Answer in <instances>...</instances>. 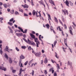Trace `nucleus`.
<instances>
[{
  "instance_id": "61",
  "label": "nucleus",
  "mask_w": 76,
  "mask_h": 76,
  "mask_svg": "<svg viewBox=\"0 0 76 76\" xmlns=\"http://www.w3.org/2000/svg\"><path fill=\"white\" fill-rule=\"evenodd\" d=\"M63 49L64 51V52H65V53H66V50H65V49H64V48H63Z\"/></svg>"
},
{
  "instance_id": "42",
  "label": "nucleus",
  "mask_w": 76,
  "mask_h": 76,
  "mask_svg": "<svg viewBox=\"0 0 76 76\" xmlns=\"http://www.w3.org/2000/svg\"><path fill=\"white\" fill-rule=\"evenodd\" d=\"M20 12H21L22 13H23V10L21 9H20L19 10Z\"/></svg>"
},
{
  "instance_id": "60",
  "label": "nucleus",
  "mask_w": 76,
  "mask_h": 76,
  "mask_svg": "<svg viewBox=\"0 0 76 76\" xmlns=\"http://www.w3.org/2000/svg\"><path fill=\"white\" fill-rule=\"evenodd\" d=\"M32 34H35V31H32Z\"/></svg>"
},
{
  "instance_id": "35",
  "label": "nucleus",
  "mask_w": 76,
  "mask_h": 76,
  "mask_svg": "<svg viewBox=\"0 0 76 76\" xmlns=\"http://www.w3.org/2000/svg\"><path fill=\"white\" fill-rule=\"evenodd\" d=\"M55 20L56 22H57V23H58V20H57V18L56 17L55 18Z\"/></svg>"
},
{
  "instance_id": "45",
  "label": "nucleus",
  "mask_w": 76,
  "mask_h": 76,
  "mask_svg": "<svg viewBox=\"0 0 76 76\" xmlns=\"http://www.w3.org/2000/svg\"><path fill=\"white\" fill-rule=\"evenodd\" d=\"M4 57L5 58H6L7 57H8V56L7 55V54L6 53L5 54Z\"/></svg>"
},
{
  "instance_id": "9",
  "label": "nucleus",
  "mask_w": 76,
  "mask_h": 76,
  "mask_svg": "<svg viewBox=\"0 0 76 76\" xmlns=\"http://www.w3.org/2000/svg\"><path fill=\"white\" fill-rule=\"evenodd\" d=\"M39 3L40 4H42L43 6H44L45 8V5L44 4V2L42 1H39Z\"/></svg>"
},
{
  "instance_id": "57",
  "label": "nucleus",
  "mask_w": 76,
  "mask_h": 76,
  "mask_svg": "<svg viewBox=\"0 0 76 76\" xmlns=\"http://www.w3.org/2000/svg\"><path fill=\"white\" fill-rule=\"evenodd\" d=\"M64 40H65V43L67 42V38H66V39H64Z\"/></svg>"
},
{
  "instance_id": "56",
  "label": "nucleus",
  "mask_w": 76,
  "mask_h": 76,
  "mask_svg": "<svg viewBox=\"0 0 76 76\" xmlns=\"http://www.w3.org/2000/svg\"><path fill=\"white\" fill-rule=\"evenodd\" d=\"M0 19H1V20H3L4 19V18L3 17H1L0 18Z\"/></svg>"
},
{
  "instance_id": "15",
  "label": "nucleus",
  "mask_w": 76,
  "mask_h": 76,
  "mask_svg": "<svg viewBox=\"0 0 76 76\" xmlns=\"http://www.w3.org/2000/svg\"><path fill=\"white\" fill-rule=\"evenodd\" d=\"M8 27L11 33L12 34H13V30H12V29L11 28H10V27L9 26H8Z\"/></svg>"
},
{
  "instance_id": "55",
  "label": "nucleus",
  "mask_w": 76,
  "mask_h": 76,
  "mask_svg": "<svg viewBox=\"0 0 76 76\" xmlns=\"http://www.w3.org/2000/svg\"><path fill=\"white\" fill-rule=\"evenodd\" d=\"M53 27L51 26L50 27V29L51 31H52L53 30Z\"/></svg>"
},
{
  "instance_id": "41",
  "label": "nucleus",
  "mask_w": 76,
  "mask_h": 76,
  "mask_svg": "<svg viewBox=\"0 0 76 76\" xmlns=\"http://www.w3.org/2000/svg\"><path fill=\"white\" fill-rule=\"evenodd\" d=\"M69 3L70 4L71 6H73V4L72 3V2H71V1H69Z\"/></svg>"
},
{
  "instance_id": "52",
  "label": "nucleus",
  "mask_w": 76,
  "mask_h": 76,
  "mask_svg": "<svg viewBox=\"0 0 76 76\" xmlns=\"http://www.w3.org/2000/svg\"><path fill=\"white\" fill-rule=\"evenodd\" d=\"M23 67V66L22 65V63H21L20 65V67Z\"/></svg>"
},
{
  "instance_id": "31",
  "label": "nucleus",
  "mask_w": 76,
  "mask_h": 76,
  "mask_svg": "<svg viewBox=\"0 0 76 76\" xmlns=\"http://www.w3.org/2000/svg\"><path fill=\"white\" fill-rule=\"evenodd\" d=\"M10 13H11V14H13V13H14V10H12V11H10Z\"/></svg>"
},
{
  "instance_id": "18",
  "label": "nucleus",
  "mask_w": 76,
  "mask_h": 76,
  "mask_svg": "<svg viewBox=\"0 0 76 76\" xmlns=\"http://www.w3.org/2000/svg\"><path fill=\"white\" fill-rule=\"evenodd\" d=\"M31 45H34V46H36V44H35V42H34L32 41L31 42Z\"/></svg>"
},
{
  "instance_id": "14",
  "label": "nucleus",
  "mask_w": 76,
  "mask_h": 76,
  "mask_svg": "<svg viewBox=\"0 0 76 76\" xmlns=\"http://www.w3.org/2000/svg\"><path fill=\"white\" fill-rule=\"evenodd\" d=\"M34 39L35 40V42H38V44H39V41H37V40H38V39L37 38L35 37Z\"/></svg>"
},
{
  "instance_id": "33",
  "label": "nucleus",
  "mask_w": 76,
  "mask_h": 76,
  "mask_svg": "<svg viewBox=\"0 0 76 76\" xmlns=\"http://www.w3.org/2000/svg\"><path fill=\"white\" fill-rule=\"evenodd\" d=\"M38 44L39 45V44H40V43H39V44L38 43V42H36V46L37 47H39V46H38Z\"/></svg>"
},
{
  "instance_id": "27",
  "label": "nucleus",
  "mask_w": 76,
  "mask_h": 76,
  "mask_svg": "<svg viewBox=\"0 0 76 76\" xmlns=\"http://www.w3.org/2000/svg\"><path fill=\"white\" fill-rule=\"evenodd\" d=\"M48 28V29H49V28L50 27V25L49 24H47L45 25Z\"/></svg>"
},
{
  "instance_id": "26",
  "label": "nucleus",
  "mask_w": 76,
  "mask_h": 76,
  "mask_svg": "<svg viewBox=\"0 0 76 76\" xmlns=\"http://www.w3.org/2000/svg\"><path fill=\"white\" fill-rule=\"evenodd\" d=\"M23 39L24 40V41L25 42H26L27 43H28V42L27 40L25 38H23Z\"/></svg>"
},
{
  "instance_id": "51",
  "label": "nucleus",
  "mask_w": 76,
  "mask_h": 76,
  "mask_svg": "<svg viewBox=\"0 0 76 76\" xmlns=\"http://www.w3.org/2000/svg\"><path fill=\"white\" fill-rule=\"evenodd\" d=\"M61 34H62V35H63V36H64V34L63 33V31H62Z\"/></svg>"
},
{
  "instance_id": "4",
  "label": "nucleus",
  "mask_w": 76,
  "mask_h": 76,
  "mask_svg": "<svg viewBox=\"0 0 76 76\" xmlns=\"http://www.w3.org/2000/svg\"><path fill=\"white\" fill-rule=\"evenodd\" d=\"M5 50L8 53H10V51H12L13 50L9 49V47L8 46H6V48L5 49Z\"/></svg>"
},
{
  "instance_id": "8",
  "label": "nucleus",
  "mask_w": 76,
  "mask_h": 76,
  "mask_svg": "<svg viewBox=\"0 0 76 76\" xmlns=\"http://www.w3.org/2000/svg\"><path fill=\"white\" fill-rule=\"evenodd\" d=\"M18 37H20V36L22 37L23 36V34L22 33H16L15 34Z\"/></svg>"
},
{
  "instance_id": "36",
  "label": "nucleus",
  "mask_w": 76,
  "mask_h": 76,
  "mask_svg": "<svg viewBox=\"0 0 76 76\" xmlns=\"http://www.w3.org/2000/svg\"><path fill=\"white\" fill-rule=\"evenodd\" d=\"M51 69L52 70V73H54V70H53V69H54V68H51Z\"/></svg>"
},
{
  "instance_id": "30",
  "label": "nucleus",
  "mask_w": 76,
  "mask_h": 76,
  "mask_svg": "<svg viewBox=\"0 0 76 76\" xmlns=\"http://www.w3.org/2000/svg\"><path fill=\"white\" fill-rule=\"evenodd\" d=\"M0 53L1 55L3 54V51H2V49H1L0 50Z\"/></svg>"
},
{
  "instance_id": "48",
  "label": "nucleus",
  "mask_w": 76,
  "mask_h": 76,
  "mask_svg": "<svg viewBox=\"0 0 76 76\" xmlns=\"http://www.w3.org/2000/svg\"><path fill=\"white\" fill-rule=\"evenodd\" d=\"M64 26L65 29H67V26H66V24H64Z\"/></svg>"
},
{
  "instance_id": "17",
  "label": "nucleus",
  "mask_w": 76,
  "mask_h": 76,
  "mask_svg": "<svg viewBox=\"0 0 76 76\" xmlns=\"http://www.w3.org/2000/svg\"><path fill=\"white\" fill-rule=\"evenodd\" d=\"M48 20L49 22V23H50V20H51V17L50 16V15H48Z\"/></svg>"
},
{
  "instance_id": "1",
  "label": "nucleus",
  "mask_w": 76,
  "mask_h": 76,
  "mask_svg": "<svg viewBox=\"0 0 76 76\" xmlns=\"http://www.w3.org/2000/svg\"><path fill=\"white\" fill-rule=\"evenodd\" d=\"M67 65L68 66H70V69H71L73 71V66H72V62H70L69 61H68L67 63Z\"/></svg>"
},
{
  "instance_id": "10",
  "label": "nucleus",
  "mask_w": 76,
  "mask_h": 76,
  "mask_svg": "<svg viewBox=\"0 0 76 76\" xmlns=\"http://www.w3.org/2000/svg\"><path fill=\"white\" fill-rule=\"evenodd\" d=\"M30 35L32 38H33V39H34V38H35V35L33 34L32 33H30Z\"/></svg>"
},
{
  "instance_id": "44",
  "label": "nucleus",
  "mask_w": 76,
  "mask_h": 76,
  "mask_svg": "<svg viewBox=\"0 0 76 76\" xmlns=\"http://www.w3.org/2000/svg\"><path fill=\"white\" fill-rule=\"evenodd\" d=\"M31 74L32 75H33L34 74V70H32V72H31Z\"/></svg>"
},
{
  "instance_id": "40",
  "label": "nucleus",
  "mask_w": 76,
  "mask_h": 76,
  "mask_svg": "<svg viewBox=\"0 0 76 76\" xmlns=\"http://www.w3.org/2000/svg\"><path fill=\"white\" fill-rule=\"evenodd\" d=\"M28 61H26L25 63H24V65L25 66H26L27 65V64H28Z\"/></svg>"
},
{
  "instance_id": "58",
  "label": "nucleus",
  "mask_w": 76,
  "mask_h": 76,
  "mask_svg": "<svg viewBox=\"0 0 76 76\" xmlns=\"http://www.w3.org/2000/svg\"><path fill=\"white\" fill-rule=\"evenodd\" d=\"M32 61H33V59H32L29 62V63H31L32 62Z\"/></svg>"
},
{
  "instance_id": "37",
  "label": "nucleus",
  "mask_w": 76,
  "mask_h": 76,
  "mask_svg": "<svg viewBox=\"0 0 76 76\" xmlns=\"http://www.w3.org/2000/svg\"><path fill=\"white\" fill-rule=\"evenodd\" d=\"M59 22H60V23H61V24L62 25H63V23H62V22H61V20H60V19H59Z\"/></svg>"
},
{
  "instance_id": "39",
  "label": "nucleus",
  "mask_w": 76,
  "mask_h": 76,
  "mask_svg": "<svg viewBox=\"0 0 76 76\" xmlns=\"http://www.w3.org/2000/svg\"><path fill=\"white\" fill-rule=\"evenodd\" d=\"M44 73H45V75L47 74V70H44Z\"/></svg>"
},
{
  "instance_id": "28",
  "label": "nucleus",
  "mask_w": 76,
  "mask_h": 76,
  "mask_svg": "<svg viewBox=\"0 0 76 76\" xmlns=\"http://www.w3.org/2000/svg\"><path fill=\"white\" fill-rule=\"evenodd\" d=\"M56 54V55H55V57L57 58H59V57H58V56H57V53H56V52L55 53Z\"/></svg>"
},
{
  "instance_id": "19",
  "label": "nucleus",
  "mask_w": 76,
  "mask_h": 76,
  "mask_svg": "<svg viewBox=\"0 0 76 76\" xmlns=\"http://www.w3.org/2000/svg\"><path fill=\"white\" fill-rule=\"evenodd\" d=\"M12 59L11 58H10L9 59V63L10 64H12Z\"/></svg>"
},
{
  "instance_id": "46",
  "label": "nucleus",
  "mask_w": 76,
  "mask_h": 76,
  "mask_svg": "<svg viewBox=\"0 0 76 76\" xmlns=\"http://www.w3.org/2000/svg\"><path fill=\"white\" fill-rule=\"evenodd\" d=\"M24 16H28V15L24 13Z\"/></svg>"
},
{
  "instance_id": "54",
  "label": "nucleus",
  "mask_w": 76,
  "mask_h": 76,
  "mask_svg": "<svg viewBox=\"0 0 76 76\" xmlns=\"http://www.w3.org/2000/svg\"><path fill=\"white\" fill-rule=\"evenodd\" d=\"M7 10L8 12H10V9H7Z\"/></svg>"
},
{
  "instance_id": "25",
  "label": "nucleus",
  "mask_w": 76,
  "mask_h": 76,
  "mask_svg": "<svg viewBox=\"0 0 76 76\" xmlns=\"http://www.w3.org/2000/svg\"><path fill=\"white\" fill-rule=\"evenodd\" d=\"M28 43H27L28 44H31V43H32V42H31V41H30V40H29V39H28Z\"/></svg>"
},
{
  "instance_id": "11",
  "label": "nucleus",
  "mask_w": 76,
  "mask_h": 76,
  "mask_svg": "<svg viewBox=\"0 0 76 76\" xmlns=\"http://www.w3.org/2000/svg\"><path fill=\"white\" fill-rule=\"evenodd\" d=\"M65 3L66 5L67 6H68V7H69V2L67 0H66L65 1Z\"/></svg>"
},
{
  "instance_id": "16",
  "label": "nucleus",
  "mask_w": 76,
  "mask_h": 76,
  "mask_svg": "<svg viewBox=\"0 0 76 76\" xmlns=\"http://www.w3.org/2000/svg\"><path fill=\"white\" fill-rule=\"evenodd\" d=\"M49 2H50V3H51V4H53V5H54V6H55V4H54V2L52 0H49Z\"/></svg>"
},
{
  "instance_id": "38",
  "label": "nucleus",
  "mask_w": 76,
  "mask_h": 76,
  "mask_svg": "<svg viewBox=\"0 0 76 76\" xmlns=\"http://www.w3.org/2000/svg\"><path fill=\"white\" fill-rule=\"evenodd\" d=\"M21 48L23 49H25L26 48V46H21Z\"/></svg>"
},
{
  "instance_id": "2",
  "label": "nucleus",
  "mask_w": 76,
  "mask_h": 76,
  "mask_svg": "<svg viewBox=\"0 0 76 76\" xmlns=\"http://www.w3.org/2000/svg\"><path fill=\"white\" fill-rule=\"evenodd\" d=\"M18 29H19L21 31L23 32V33L24 34H26V33L27 32V31H28V30H27V29H25L24 32L23 31V29H22V28L20 27H18Z\"/></svg>"
},
{
  "instance_id": "24",
  "label": "nucleus",
  "mask_w": 76,
  "mask_h": 76,
  "mask_svg": "<svg viewBox=\"0 0 76 76\" xmlns=\"http://www.w3.org/2000/svg\"><path fill=\"white\" fill-rule=\"evenodd\" d=\"M56 44H57V41L55 40L54 41L53 43L54 46L55 47H56Z\"/></svg>"
},
{
  "instance_id": "50",
  "label": "nucleus",
  "mask_w": 76,
  "mask_h": 76,
  "mask_svg": "<svg viewBox=\"0 0 76 76\" xmlns=\"http://www.w3.org/2000/svg\"><path fill=\"white\" fill-rule=\"evenodd\" d=\"M25 6L26 8H28V7H29V6H28L27 5H26V4H25Z\"/></svg>"
},
{
  "instance_id": "3",
  "label": "nucleus",
  "mask_w": 76,
  "mask_h": 76,
  "mask_svg": "<svg viewBox=\"0 0 76 76\" xmlns=\"http://www.w3.org/2000/svg\"><path fill=\"white\" fill-rule=\"evenodd\" d=\"M4 6L5 8H7L8 7L9 8H10V5L9 4V3H7V5L6 3L4 4Z\"/></svg>"
},
{
  "instance_id": "6",
  "label": "nucleus",
  "mask_w": 76,
  "mask_h": 76,
  "mask_svg": "<svg viewBox=\"0 0 76 76\" xmlns=\"http://www.w3.org/2000/svg\"><path fill=\"white\" fill-rule=\"evenodd\" d=\"M34 55L36 56L37 57H40V56H41V53L40 52H35Z\"/></svg>"
},
{
  "instance_id": "59",
  "label": "nucleus",
  "mask_w": 76,
  "mask_h": 76,
  "mask_svg": "<svg viewBox=\"0 0 76 76\" xmlns=\"http://www.w3.org/2000/svg\"><path fill=\"white\" fill-rule=\"evenodd\" d=\"M44 50H42V53H44Z\"/></svg>"
},
{
  "instance_id": "29",
  "label": "nucleus",
  "mask_w": 76,
  "mask_h": 76,
  "mask_svg": "<svg viewBox=\"0 0 76 76\" xmlns=\"http://www.w3.org/2000/svg\"><path fill=\"white\" fill-rule=\"evenodd\" d=\"M15 14L17 15H19V12H18L17 11H15Z\"/></svg>"
},
{
  "instance_id": "63",
  "label": "nucleus",
  "mask_w": 76,
  "mask_h": 76,
  "mask_svg": "<svg viewBox=\"0 0 76 76\" xmlns=\"http://www.w3.org/2000/svg\"><path fill=\"white\" fill-rule=\"evenodd\" d=\"M39 40L40 41H42V39H41V37H39Z\"/></svg>"
},
{
  "instance_id": "23",
  "label": "nucleus",
  "mask_w": 76,
  "mask_h": 76,
  "mask_svg": "<svg viewBox=\"0 0 76 76\" xmlns=\"http://www.w3.org/2000/svg\"><path fill=\"white\" fill-rule=\"evenodd\" d=\"M57 66H56V67H57V69H58V70H59V69H60V65H59V64H57Z\"/></svg>"
},
{
  "instance_id": "62",
  "label": "nucleus",
  "mask_w": 76,
  "mask_h": 76,
  "mask_svg": "<svg viewBox=\"0 0 76 76\" xmlns=\"http://www.w3.org/2000/svg\"><path fill=\"white\" fill-rule=\"evenodd\" d=\"M43 63V60H42L41 61V64H42Z\"/></svg>"
},
{
  "instance_id": "12",
  "label": "nucleus",
  "mask_w": 76,
  "mask_h": 76,
  "mask_svg": "<svg viewBox=\"0 0 76 76\" xmlns=\"http://www.w3.org/2000/svg\"><path fill=\"white\" fill-rule=\"evenodd\" d=\"M25 58L23 55L21 54L20 57V59H24Z\"/></svg>"
},
{
  "instance_id": "49",
  "label": "nucleus",
  "mask_w": 76,
  "mask_h": 76,
  "mask_svg": "<svg viewBox=\"0 0 76 76\" xmlns=\"http://www.w3.org/2000/svg\"><path fill=\"white\" fill-rule=\"evenodd\" d=\"M16 71V70H13L12 71V72L13 73H15V72Z\"/></svg>"
},
{
  "instance_id": "53",
  "label": "nucleus",
  "mask_w": 76,
  "mask_h": 76,
  "mask_svg": "<svg viewBox=\"0 0 76 76\" xmlns=\"http://www.w3.org/2000/svg\"><path fill=\"white\" fill-rule=\"evenodd\" d=\"M69 50L70 51V52H71V53H72V50L71 49L69 48Z\"/></svg>"
},
{
  "instance_id": "7",
  "label": "nucleus",
  "mask_w": 76,
  "mask_h": 76,
  "mask_svg": "<svg viewBox=\"0 0 76 76\" xmlns=\"http://www.w3.org/2000/svg\"><path fill=\"white\" fill-rule=\"evenodd\" d=\"M63 13H64V15H66V13H67V15L69 14V12H68V11L66 10H62Z\"/></svg>"
},
{
  "instance_id": "20",
  "label": "nucleus",
  "mask_w": 76,
  "mask_h": 76,
  "mask_svg": "<svg viewBox=\"0 0 76 76\" xmlns=\"http://www.w3.org/2000/svg\"><path fill=\"white\" fill-rule=\"evenodd\" d=\"M61 18H62V20L63 22H65V20H64V18L63 17V16H61Z\"/></svg>"
},
{
  "instance_id": "64",
  "label": "nucleus",
  "mask_w": 76,
  "mask_h": 76,
  "mask_svg": "<svg viewBox=\"0 0 76 76\" xmlns=\"http://www.w3.org/2000/svg\"><path fill=\"white\" fill-rule=\"evenodd\" d=\"M54 76H57V74H56V73H54Z\"/></svg>"
},
{
  "instance_id": "22",
  "label": "nucleus",
  "mask_w": 76,
  "mask_h": 76,
  "mask_svg": "<svg viewBox=\"0 0 76 76\" xmlns=\"http://www.w3.org/2000/svg\"><path fill=\"white\" fill-rule=\"evenodd\" d=\"M35 11L34 10H33V12H32V14L33 16H35Z\"/></svg>"
},
{
  "instance_id": "21",
  "label": "nucleus",
  "mask_w": 76,
  "mask_h": 76,
  "mask_svg": "<svg viewBox=\"0 0 76 76\" xmlns=\"http://www.w3.org/2000/svg\"><path fill=\"white\" fill-rule=\"evenodd\" d=\"M7 24L10 25V26H12V25H13V23L12 22H8Z\"/></svg>"
},
{
  "instance_id": "47",
  "label": "nucleus",
  "mask_w": 76,
  "mask_h": 76,
  "mask_svg": "<svg viewBox=\"0 0 76 76\" xmlns=\"http://www.w3.org/2000/svg\"><path fill=\"white\" fill-rule=\"evenodd\" d=\"M2 70H4V71H6V68L4 67L3 68Z\"/></svg>"
},
{
  "instance_id": "43",
  "label": "nucleus",
  "mask_w": 76,
  "mask_h": 76,
  "mask_svg": "<svg viewBox=\"0 0 76 76\" xmlns=\"http://www.w3.org/2000/svg\"><path fill=\"white\" fill-rule=\"evenodd\" d=\"M15 50L17 51H19V49H18L17 47L15 48Z\"/></svg>"
},
{
  "instance_id": "34",
  "label": "nucleus",
  "mask_w": 76,
  "mask_h": 76,
  "mask_svg": "<svg viewBox=\"0 0 76 76\" xmlns=\"http://www.w3.org/2000/svg\"><path fill=\"white\" fill-rule=\"evenodd\" d=\"M13 18H12L9 21L12 22H13Z\"/></svg>"
},
{
  "instance_id": "13",
  "label": "nucleus",
  "mask_w": 76,
  "mask_h": 76,
  "mask_svg": "<svg viewBox=\"0 0 76 76\" xmlns=\"http://www.w3.org/2000/svg\"><path fill=\"white\" fill-rule=\"evenodd\" d=\"M44 63L45 64H47L48 63V59L46 57L45 58V60L44 61Z\"/></svg>"
},
{
  "instance_id": "32",
  "label": "nucleus",
  "mask_w": 76,
  "mask_h": 76,
  "mask_svg": "<svg viewBox=\"0 0 76 76\" xmlns=\"http://www.w3.org/2000/svg\"><path fill=\"white\" fill-rule=\"evenodd\" d=\"M28 50H32V48H31V46H29L28 48Z\"/></svg>"
},
{
  "instance_id": "5",
  "label": "nucleus",
  "mask_w": 76,
  "mask_h": 76,
  "mask_svg": "<svg viewBox=\"0 0 76 76\" xmlns=\"http://www.w3.org/2000/svg\"><path fill=\"white\" fill-rule=\"evenodd\" d=\"M69 29L70 34H71L72 35H73V32H72V31L73 30L72 27L71 26H70V27H69Z\"/></svg>"
}]
</instances>
